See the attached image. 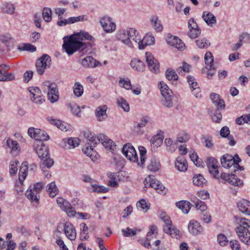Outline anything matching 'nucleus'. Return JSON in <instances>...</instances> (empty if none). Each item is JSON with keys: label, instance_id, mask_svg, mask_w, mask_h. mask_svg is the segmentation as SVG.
Here are the masks:
<instances>
[{"label": "nucleus", "instance_id": "nucleus-28", "mask_svg": "<svg viewBox=\"0 0 250 250\" xmlns=\"http://www.w3.org/2000/svg\"><path fill=\"white\" fill-rule=\"evenodd\" d=\"M175 166L176 168L180 171H186L188 168L187 160L183 156H179L177 158Z\"/></svg>", "mask_w": 250, "mask_h": 250}, {"label": "nucleus", "instance_id": "nucleus-41", "mask_svg": "<svg viewBox=\"0 0 250 250\" xmlns=\"http://www.w3.org/2000/svg\"><path fill=\"white\" fill-rule=\"evenodd\" d=\"M193 183L197 186L203 187L207 181L201 174H196L193 177Z\"/></svg>", "mask_w": 250, "mask_h": 250}, {"label": "nucleus", "instance_id": "nucleus-51", "mask_svg": "<svg viewBox=\"0 0 250 250\" xmlns=\"http://www.w3.org/2000/svg\"><path fill=\"white\" fill-rule=\"evenodd\" d=\"M42 15L43 20L46 22H50L52 20V11L50 8H44Z\"/></svg>", "mask_w": 250, "mask_h": 250}, {"label": "nucleus", "instance_id": "nucleus-52", "mask_svg": "<svg viewBox=\"0 0 250 250\" xmlns=\"http://www.w3.org/2000/svg\"><path fill=\"white\" fill-rule=\"evenodd\" d=\"M190 66L185 62H183L182 66L177 68L176 71L179 75H184L185 73L189 72Z\"/></svg>", "mask_w": 250, "mask_h": 250}, {"label": "nucleus", "instance_id": "nucleus-50", "mask_svg": "<svg viewBox=\"0 0 250 250\" xmlns=\"http://www.w3.org/2000/svg\"><path fill=\"white\" fill-rule=\"evenodd\" d=\"M1 9L3 13L12 14L15 11V7L11 3H5L3 4Z\"/></svg>", "mask_w": 250, "mask_h": 250}, {"label": "nucleus", "instance_id": "nucleus-32", "mask_svg": "<svg viewBox=\"0 0 250 250\" xmlns=\"http://www.w3.org/2000/svg\"><path fill=\"white\" fill-rule=\"evenodd\" d=\"M131 67L139 72H143L145 69V63L140 60L134 58L130 62Z\"/></svg>", "mask_w": 250, "mask_h": 250}, {"label": "nucleus", "instance_id": "nucleus-47", "mask_svg": "<svg viewBox=\"0 0 250 250\" xmlns=\"http://www.w3.org/2000/svg\"><path fill=\"white\" fill-rule=\"evenodd\" d=\"M63 141L65 143L67 142L68 148H70L71 146L73 148L78 146L80 145V140L78 138H69L68 139H63Z\"/></svg>", "mask_w": 250, "mask_h": 250}, {"label": "nucleus", "instance_id": "nucleus-4", "mask_svg": "<svg viewBox=\"0 0 250 250\" xmlns=\"http://www.w3.org/2000/svg\"><path fill=\"white\" fill-rule=\"evenodd\" d=\"M160 219L165 223L163 227L164 231L170 235L172 237L179 239L181 234L179 230L172 225V222L169 216L166 212H163L160 215Z\"/></svg>", "mask_w": 250, "mask_h": 250}, {"label": "nucleus", "instance_id": "nucleus-25", "mask_svg": "<svg viewBox=\"0 0 250 250\" xmlns=\"http://www.w3.org/2000/svg\"><path fill=\"white\" fill-rule=\"evenodd\" d=\"M167 42L169 44L179 50H182L185 48V44L183 42L181 39L176 36L170 37Z\"/></svg>", "mask_w": 250, "mask_h": 250}, {"label": "nucleus", "instance_id": "nucleus-58", "mask_svg": "<svg viewBox=\"0 0 250 250\" xmlns=\"http://www.w3.org/2000/svg\"><path fill=\"white\" fill-rule=\"evenodd\" d=\"M139 149L140 154L141 163H138V165L140 167H143L146 159V149L142 146H140Z\"/></svg>", "mask_w": 250, "mask_h": 250}, {"label": "nucleus", "instance_id": "nucleus-10", "mask_svg": "<svg viewBox=\"0 0 250 250\" xmlns=\"http://www.w3.org/2000/svg\"><path fill=\"white\" fill-rule=\"evenodd\" d=\"M28 134L32 138L40 141H47L49 139V136L44 131L38 128L30 127Z\"/></svg>", "mask_w": 250, "mask_h": 250}, {"label": "nucleus", "instance_id": "nucleus-26", "mask_svg": "<svg viewBox=\"0 0 250 250\" xmlns=\"http://www.w3.org/2000/svg\"><path fill=\"white\" fill-rule=\"evenodd\" d=\"M238 209L246 215H250V202L245 199L240 201L237 204Z\"/></svg>", "mask_w": 250, "mask_h": 250}, {"label": "nucleus", "instance_id": "nucleus-18", "mask_svg": "<svg viewBox=\"0 0 250 250\" xmlns=\"http://www.w3.org/2000/svg\"><path fill=\"white\" fill-rule=\"evenodd\" d=\"M188 229L189 232L194 235H197L202 233L203 228L197 221L192 220L189 222Z\"/></svg>", "mask_w": 250, "mask_h": 250}, {"label": "nucleus", "instance_id": "nucleus-22", "mask_svg": "<svg viewBox=\"0 0 250 250\" xmlns=\"http://www.w3.org/2000/svg\"><path fill=\"white\" fill-rule=\"evenodd\" d=\"M187 80L190 87L192 89L193 94L195 95L196 98L200 97L201 96L200 94V89L194 78L189 76L187 77Z\"/></svg>", "mask_w": 250, "mask_h": 250}, {"label": "nucleus", "instance_id": "nucleus-63", "mask_svg": "<svg viewBox=\"0 0 250 250\" xmlns=\"http://www.w3.org/2000/svg\"><path fill=\"white\" fill-rule=\"evenodd\" d=\"M155 186L153 187V188L155 189V190L160 194H164L165 193V187L162 184V183L159 182L157 181L156 179L155 178Z\"/></svg>", "mask_w": 250, "mask_h": 250}, {"label": "nucleus", "instance_id": "nucleus-31", "mask_svg": "<svg viewBox=\"0 0 250 250\" xmlns=\"http://www.w3.org/2000/svg\"><path fill=\"white\" fill-rule=\"evenodd\" d=\"M202 18L207 24L210 26H212L213 24L216 23L215 16L210 12L207 11L204 12Z\"/></svg>", "mask_w": 250, "mask_h": 250}, {"label": "nucleus", "instance_id": "nucleus-39", "mask_svg": "<svg viewBox=\"0 0 250 250\" xmlns=\"http://www.w3.org/2000/svg\"><path fill=\"white\" fill-rule=\"evenodd\" d=\"M229 130L227 126H224L222 128L220 131V135L223 137H228V139L229 140V145L230 146H233L235 144V142L233 139L232 136H229Z\"/></svg>", "mask_w": 250, "mask_h": 250}, {"label": "nucleus", "instance_id": "nucleus-15", "mask_svg": "<svg viewBox=\"0 0 250 250\" xmlns=\"http://www.w3.org/2000/svg\"><path fill=\"white\" fill-rule=\"evenodd\" d=\"M221 178L224 181L235 186H241L243 184V181L238 179L233 174L222 173L221 174Z\"/></svg>", "mask_w": 250, "mask_h": 250}, {"label": "nucleus", "instance_id": "nucleus-2", "mask_svg": "<svg viewBox=\"0 0 250 250\" xmlns=\"http://www.w3.org/2000/svg\"><path fill=\"white\" fill-rule=\"evenodd\" d=\"M138 34V31L134 28H127L126 30L122 29L118 31L116 38L126 45L133 48L135 44L134 37Z\"/></svg>", "mask_w": 250, "mask_h": 250}, {"label": "nucleus", "instance_id": "nucleus-43", "mask_svg": "<svg viewBox=\"0 0 250 250\" xmlns=\"http://www.w3.org/2000/svg\"><path fill=\"white\" fill-rule=\"evenodd\" d=\"M205 62L206 63V68L210 69L212 66L214 65L213 62V57L210 52H207L205 55Z\"/></svg>", "mask_w": 250, "mask_h": 250}, {"label": "nucleus", "instance_id": "nucleus-64", "mask_svg": "<svg viewBox=\"0 0 250 250\" xmlns=\"http://www.w3.org/2000/svg\"><path fill=\"white\" fill-rule=\"evenodd\" d=\"M57 202L62 209H66L69 207V203L62 198L59 197L57 199Z\"/></svg>", "mask_w": 250, "mask_h": 250}, {"label": "nucleus", "instance_id": "nucleus-61", "mask_svg": "<svg viewBox=\"0 0 250 250\" xmlns=\"http://www.w3.org/2000/svg\"><path fill=\"white\" fill-rule=\"evenodd\" d=\"M68 107L70 108L73 115L78 117L81 116V110L79 105L75 103H71L68 104Z\"/></svg>", "mask_w": 250, "mask_h": 250}, {"label": "nucleus", "instance_id": "nucleus-55", "mask_svg": "<svg viewBox=\"0 0 250 250\" xmlns=\"http://www.w3.org/2000/svg\"><path fill=\"white\" fill-rule=\"evenodd\" d=\"M166 77L169 81H175L177 80L178 78L175 70L172 68H168L167 69L166 72Z\"/></svg>", "mask_w": 250, "mask_h": 250}, {"label": "nucleus", "instance_id": "nucleus-27", "mask_svg": "<svg viewBox=\"0 0 250 250\" xmlns=\"http://www.w3.org/2000/svg\"><path fill=\"white\" fill-rule=\"evenodd\" d=\"M81 63L85 67H95L98 66L100 62L91 56H87L82 59Z\"/></svg>", "mask_w": 250, "mask_h": 250}, {"label": "nucleus", "instance_id": "nucleus-56", "mask_svg": "<svg viewBox=\"0 0 250 250\" xmlns=\"http://www.w3.org/2000/svg\"><path fill=\"white\" fill-rule=\"evenodd\" d=\"M74 94L77 97H80L82 96L83 92V88L82 84L79 82H77L75 83L73 87Z\"/></svg>", "mask_w": 250, "mask_h": 250}, {"label": "nucleus", "instance_id": "nucleus-42", "mask_svg": "<svg viewBox=\"0 0 250 250\" xmlns=\"http://www.w3.org/2000/svg\"><path fill=\"white\" fill-rule=\"evenodd\" d=\"M25 195L27 198L32 201L37 202L38 201L39 193L31 188V187L30 190H28L26 192Z\"/></svg>", "mask_w": 250, "mask_h": 250}, {"label": "nucleus", "instance_id": "nucleus-60", "mask_svg": "<svg viewBox=\"0 0 250 250\" xmlns=\"http://www.w3.org/2000/svg\"><path fill=\"white\" fill-rule=\"evenodd\" d=\"M217 160L213 157H209L207 160V165L208 167V170H213L214 168L217 167Z\"/></svg>", "mask_w": 250, "mask_h": 250}, {"label": "nucleus", "instance_id": "nucleus-19", "mask_svg": "<svg viewBox=\"0 0 250 250\" xmlns=\"http://www.w3.org/2000/svg\"><path fill=\"white\" fill-rule=\"evenodd\" d=\"M107 106L106 105H102L98 106L95 110V114L97 120L99 122L105 121L107 118L106 111Z\"/></svg>", "mask_w": 250, "mask_h": 250}, {"label": "nucleus", "instance_id": "nucleus-11", "mask_svg": "<svg viewBox=\"0 0 250 250\" xmlns=\"http://www.w3.org/2000/svg\"><path fill=\"white\" fill-rule=\"evenodd\" d=\"M123 154L127 159L134 162H138V158L134 147L130 144H126L122 148Z\"/></svg>", "mask_w": 250, "mask_h": 250}, {"label": "nucleus", "instance_id": "nucleus-29", "mask_svg": "<svg viewBox=\"0 0 250 250\" xmlns=\"http://www.w3.org/2000/svg\"><path fill=\"white\" fill-rule=\"evenodd\" d=\"M210 99L215 104L217 110L222 109L225 107V103L223 100L220 99V96L215 93L210 95Z\"/></svg>", "mask_w": 250, "mask_h": 250}, {"label": "nucleus", "instance_id": "nucleus-24", "mask_svg": "<svg viewBox=\"0 0 250 250\" xmlns=\"http://www.w3.org/2000/svg\"><path fill=\"white\" fill-rule=\"evenodd\" d=\"M6 144L7 146L11 149V153L13 155L16 156L19 154L20 149L17 141L8 138L7 140Z\"/></svg>", "mask_w": 250, "mask_h": 250}, {"label": "nucleus", "instance_id": "nucleus-23", "mask_svg": "<svg viewBox=\"0 0 250 250\" xmlns=\"http://www.w3.org/2000/svg\"><path fill=\"white\" fill-rule=\"evenodd\" d=\"M84 138L88 141V145L95 146L99 142H100V134L96 137L92 132L87 130L84 132Z\"/></svg>", "mask_w": 250, "mask_h": 250}, {"label": "nucleus", "instance_id": "nucleus-6", "mask_svg": "<svg viewBox=\"0 0 250 250\" xmlns=\"http://www.w3.org/2000/svg\"><path fill=\"white\" fill-rule=\"evenodd\" d=\"M161 94L164 99L162 100L163 104L167 107H172L173 106V102L172 101L173 98V93L167 85L163 83H160L159 84Z\"/></svg>", "mask_w": 250, "mask_h": 250}, {"label": "nucleus", "instance_id": "nucleus-35", "mask_svg": "<svg viewBox=\"0 0 250 250\" xmlns=\"http://www.w3.org/2000/svg\"><path fill=\"white\" fill-rule=\"evenodd\" d=\"M95 146L92 145L85 146L83 149V151L85 154L89 156L92 161H95L97 159V153L93 149Z\"/></svg>", "mask_w": 250, "mask_h": 250}, {"label": "nucleus", "instance_id": "nucleus-62", "mask_svg": "<svg viewBox=\"0 0 250 250\" xmlns=\"http://www.w3.org/2000/svg\"><path fill=\"white\" fill-rule=\"evenodd\" d=\"M189 134L185 132H182L177 135L176 141L177 143H186L189 140Z\"/></svg>", "mask_w": 250, "mask_h": 250}, {"label": "nucleus", "instance_id": "nucleus-45", "mask_svg": "<svg viewBox=\"0 0 250 250\" xmlns=\"http://www.w3.org/2000/svg\"><path fill=\"white\" fill-rule=\"evenodd\" d=\"M47 191L51 197H54L57 195L58 189L54 182H52L47 186Z\"/></svg>", "mask_w": 250, "mask_h": 250}, {"label": "nucleus", "instance_id": "nucleus-8", "mask_svg": "<svg viewBox=\"0 0 250 250\" xmlns=\"http://www.w3.org/2000/svg\"><path fill=\"white\" fill-rule=\"evenodd\" d=\"M51 64V58L47 54H43L42 56L36 61V70L37 73L42 75L45 70L49 68Z\"/></svg>", "mask_w": 250, "mask_h": 250}, {"label": "nucleus", "instance_id": "nucleus-59", "mask_svg": "<svg viewBox=\"0 0 250 250\" xmlns=\"http://www.w3.org/2000/svg\"><path fill=\"white\" fill-rule=\"evenodd\" d=\"M117 104L125 111L128 112L130 108L128 103L124 98L120 97L117 99Z\"/></svg>", "mask_w": 250, "mask_h": 250}, {"label": "nucleus", "instance_id": "nucleus-46", "mask_svg": "<svg viewBox=\"0 0 250 250\" xmlns=\"http://www.w3.org/2000/svg\"><path fill=\"white\" fill-rule=\"evenodd\" d=\"M191 202L194 203L195 208L199 210H200L202 211H204L206 210L207 208V206L206 204L203 201L197 199L195 198L191 199Z\"/></svg>", "mask_w": 250, "mask_h": 250}, {"label": "nucleus", "instance_id": "nucleus-3", "mask_svg": "<svg viewBox=\"0 0 250 250\" xmlns=\"http://www.w3.org/2000/svg\"><path fill=\"white\" fill-rule=\"evenodd\" d=\"M34 149L39 157L41 159V167L50 168L54 164V161L49 157V150L47 146L40 142V144L34 145Z\"/></svg>", "mask_w": 250, "mask_h": 250}, {"label": "nucleus", "instance_id": "nucleus-9", "mask_svg": "<svg viewBox=\"0 0 250 250\" xmlns=\"http://www.w3.org/2000/svg\"><path fill=\"white\" fill-rule=\"evenodd\" d=\"M134 40L135 46L138 45L140 49H144L146 46L153 44L155 42L154 37L151 35H146L141 40L138 32Z\"/></svg>", "mask_w": 250, "mask_h": 250}, {"label": "nucleus", "instance_id": "nucleus-38", "mask_svg": "<svg viewBox=\"0 0 250 250\" xmlns=\"http://www.w3.org/2000/svg\"><path fill=\"white\" fill-rule=\"evenodd\" d=\"M176 206L182 210L183 213H188L191 208L190 203L187 201H181L176 203Z\"/></svg>", "mask_w": 250, "mask_h": 250}, {"label": "nucleus", "instance_id": "nucleus-53", "mask_svg": "<svg viewBox=\"0 0 250 250\" xmlns=\"http://www.w3.org/2000/svg\"><path fill=\"white\" fill-rule=\"evenodd\" d=\"M144 185L146 188L151 187L153 188L155 185V177L154 175H148L144 180Z\"/></svg>", "mask_w": 250, "mask_h": 250}, {"label": "nucleus", "instance_id": "nucleus-36", "mask_svg": "<svg viewBox=\"0 0 250 250\" xmlns=\"http://www.w3.org/2000/svg\"><path fill=\"white\" fill-rule=\"evenodd\" d=\"M0 41L7 47H11L14 46V40L9 34L0 35Z\"/></svg>", "mask_w": 250, "mask_h": 250}, {"label": "nucleus", "instance_id": "nucleus-14", "mask_svg": "<svg viewBox=\"0 0 250 250\" xmlns=\"http://www.w3.org/2000/svg\"><path fill=\"white\" fill-rule=\"evenodd\" d=\"M236 232L239 239L247 245L250 244V232L248 229L238 226L235 229Z\"/></svg>", "mask_w": 250, "mask_h": 250}, {"label": "nucleus", "instance_id": "nucleus-7", "mask_svg": "<svg viewBox=\"0 0 250 250\" xmlns=\"http://www.w3.org/2000/svg\"><path fill=\"white\" fill-rule=\"evenodd\" d=\"M59 232H64L66 236L70 240H74L76 238V231L75 227L70 222L61 223L57 227Z\"/></svg>", "mask_w": 250, "mask_h": 250}, {"label": "nucleus", "instance_id": "nucleus-37", "mask_svg": "<svg viewBox=\"0 0 250 250\" xmlns=\"http://www.w3.org/2000/svg\"><path fill=\"white\" fill-rule=\"evenodd\" d=\"M177 142L173 141L170 138H166L165 140V144L167 147V150L169 152H173L175 151L177 147Z\"/></svg>", "mask_w": 250, "mask_h": 250}, {"label": "nucleus", "instance_id": "nucleus-34", "mask_svg": "<svg viewBox=\"0 0 250 250\" xmlns=\"http://www.w3.org/2000/svg\"><path fill=\"white\" fill-rule=\"evenodd\" d=\"M28 163L26 161L23 162L20 169L19 179L20 183L22 184L24 180L27 176L28 170Z\"/></svg>", "mask_w": 250, "mask_h": 250}, {"label": "nucleus", "instance_id": "nucleus-17", "mask_svg": "<svg viewBox=\"0 0 250 250\" xmlns=\"http://www.w3.org/2000/svg\"><path fill=\"white\" fill-rule=\"evenodd\" d=\"M100 23L104 30L106 32H112L116 29V24L112 21L110 17H104L101 19Z\"/></svg>", "mask_w": 250, "mask_h": 250}, {"label": "nucleus", "instance_id": "nucleus-49", "mask_svg": "<svg viewBox=\"0 0 250 250\" xmlns=\"http://www.w3.org/2000/svg\"><path fill=\"white\" fill-rule=\"evenodd\" d=\"M196 45L200 48H207L210 43L206 38H201L196 41Z\"/></svg>", "mask_w": 250, "mask_h": 250}, {"label": "nucleus", "instance_id": "nucleus-33", "mask_svg": "<svg viewBox=\"0 0 250 250\" xmlns=\"http://www.w3.org/2000/svg\"><path fill=\"white\" fill-rule=\"evenodd\" d=\"M150 23L152 27L157 32H160L162 31L163 26L158 16H152L150 18Z\"/></svg>", "mask_w": 250, "mask_h": 250}, {"label": "nucleus", "instance_id": "nucleus-40", "mask_svg": "<svg viewBox=\"0 0 250 250\" xmlns=\"http://www.w3.org/2000/svg\"><path fill=\"white\" fill-rule=\"evenodd\" d=\"M160 167V164L158 160L155 158H151L150 162L147 166V168L151 171L155 172L157 171Z\"/></svg>", "mask_w": 250, "mask_h": 250}, {"label": "nucleus", "instance_id": "nucleus-20", "mask_svg": "<svg viewBox=\"0 0 250 250\" xmlns=\"http://www.w3.org/2000/svg\"><path fill=\"white\" fill-rule=\"evenodd\" d=\"M84 17V16H79L70 17L67 19L62 18L61 20L58 21L57 24L60 26H64L67 24H71L76 22L84 21L85 20Z\"/></svg>", "mask_w": 250, "mask_h": 250}, {"label": "nucleus", "instance_id": "nucleus-16", "mask_svg": "<svg viewBox=\"0 0 250 250\" xmlns=\"http://www.w3.org/2000/svg\"><path fill=\"white\" fill-rule=\"evenodd\" d=\"M100 140L105 148L109 150L112 153L116 151L117 146L115 143L104 134H100Z\"/></svg>", "mask_w": 250, "mask_h": 250}, {"label": "nucleus", "instance_id": "nucleus-48", "mask_svg": "<svg viewBox=\"0 0 250 250\" xmlns=\"http://www.w3.org/2000/svg\"><path fill=\"white\" fill-rule=\"evenodd\" d=\"M91 188L92 191L98 193H105L108 191V188L104 186H100L96 183L92 184Z\"/></svg>", "mask_w": 250, "mask_h": 250}, {"label": "nucleus", "instance_id": "nucleus-12", "mask_svg": "<svg viewBox=\"0 0 250 250\" xmlns=\"http://www.w3.org/2000/svg\"><path fill=\"white\" fill-rule=\"evenodd\" d=\"M146 59L150 71L156 74L159 73V63L150 52H146Z\"/></svg>", "mask_w": 250, "mask_h": 250}, {"label": "nucleus", "instance_id": "nucleus-30", "mask_svg": "<svg viewBox=\"0 0 250 250\" xmlns=\"http://www.w3.org/2000/svg\"><path fill=\"white\" fill-rule=\"evenodd\" d=\"M48 121L51 124L55 125L58 128L60 129L62 131H66L70 128L69 125L67 123L60 120H57L52 118H48Z\"/></svg>", "mask_w": 250, "mask_h": 250}, {"label": "nucleus", "instance_id": "nucleus-57", "mask_svg": "<svg viewBox=\"0 0 250 250\" xmlns=\"http://www.w3.org/2000/svg\"><path fill=\"white\" fill-rule=\"evenodd\" d=\"M19 162L17 160L11 161L9 165V172L11 175H15L18 170V165Z\"/></svg>", "mask_w": 250, "mask_h": 250}, {"label": "nucleus", "instance_id": "nucleus-44", "mask_svg": "<svg viewBox=\"0 0 250 250\" xmlns=\"http://www.w3.org/2000/svg\"><path fill=\"white\" fill-rule=\"evenodd\" d=\"M151 148L155 150V148L160 146L163 143V139L159 135L153 137L151 140Z\"/></svg>", "mask_w": 250, "mask_h": 250}, {"label": "nucleus", "instance_id": "nucleus-54", "mask_svg": "<svg viewBox=\"0 0 250 250\" xmlns=\"http://www.w3.org/2000/svg\"><path fill=\"white\" fill-rule=\"evenodd\" d=\"M140 229H131L127 227L126 229H122L123 235L125 237H129L135 235L137 232H140Z\"/></svg>", "mask_w": 250, "mask_h": 250}, {"label": "nucleus", "instance_id": "nucleus-1", "mask_svg": "<svg viewBox=\"0 0 250 250\" xmlns=\"http://www.w3.org/2000/svg\"><path fill=\"white\" fill-rule=\"evenodd\" d=\"M84 40H89L94 42V38L88 33L80 31L74 33L63 38L62 47L69 55H71L77 51L83 52V54L87 51V44L83 42Z\"/></svg>", "mask_w": 250, "mask_h": 250}, {"label": "nucleus", "instance_id": "nucleus-5", "mask_svg": "<svg viewBox=\"0 0 250 250\" xmlns=\"http://www.w3.org/2000/svg\"><path fill=\"white\" fill-rule=\"evenodd\" d=\"M240 161L241 159L237 154L235 157H233L232 155L226 154L221 158L222 166L226 168H231V172H235L236 169L241 170L243 169V168L239 165V162Z\"/></svg>", "mask_w": 250, "mask_h": 250}, {"label": "nucleus", "instance_id": "nucleus-13", "mask_svg": "<svg viewBox=\"0 0 250 250\" xmlns=\"http://www.w3.org/2000/svg\"><path fill=\"white\" fill-rule=\"evenodd\" d=\"M188 27L189 31L188 33V35L190 38H197L200 35L201 29L193 18H191L189 20Z\"/></svg>", "mask_w": 250, "mask_h": 250}, {"label": "nucleus", "instance_id": "nucleus-21", "mask_svg": "<svg viewBox=\"0 0 250 250\" xmlns=\"http://www.w3.org/2000/svg\"><path fill=\"white\" fill-rule=\"evenodd\" d=\"M46 93L47 94V98L51 103H55L59 100V91L57 85H53L51 89Z\"/></svg>", "mask_w": 250, "mask_h": 250}]
</instances>
